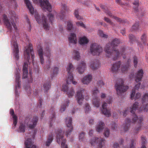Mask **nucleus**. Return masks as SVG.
Segmentation results:
<instances>
[{"mask_svg": "<svg viewBox=\"0 0 148 148\" xmlns=\"http://www.w3.org/2000/svg\"><path fill=\"white\" fill-rule=\"evenodd\" d=\"M120 42L119 39L115 38L111 43H108L105 48V51L107 54L106 56L108 57L112 58L114 60H116L119 58L120 54L119 51L115 49Z\"/></svg>", "mask_w": 148, "mask_h": 148, "instance_id": "obj_1", "label": "nucleus"}, {"mask_svg": "<svg viewBox=\"0 0 148 148\" xmlns=\"http://www.w3.org/2000/svg\"><path fill=\"white\" fill-rule=\"evenodd\" d=\"M26 50L24 51V56L25 59L26 61L24 62L23 69V76L22 79L26 78L27 77L28 65L27 63L28 62L29 63V60L30 59V54L32 56V62L34 65V53L32 48V45L29 43L25 48Z\"/></svg>", "mask_w": 148, "mask_h": 148, "instance_id": "obj_2", "label": "nucleus"}, {"mask_svg": "<svg viewBox=\"0 0 148 148\" xmlns=\"http://www.w3.org/2000/svg\"><path fill=\"white\" fill-rule=\"evenodd\" d=\"M130 112L133 114V117L132 118V121L133 122L137 121H138V123L140 125L143 120V117L141 116L138 117L136 114L135 112H143L148 113V103L145 105H142L140 107L139 106V103L138 102H136L133 105L131 108H130Z\"/></svg>", "mask_w": 148, "mask_h": 148, "instance_id": "obj_3", "label": "nucleus"}, {"mask_svg": "<svg viewBox=\"0 0 148 148\" xmlns=\"http://www.w3.org/2000/svg\"><path fill=\"white\" fill-rule=\"evenodd\" d=\"M34 16L35 19L38 23H42L44 29H49V24L50 23L52 25L53 21L54 20V18L53 15L52 14L50 13L48 14V16L49 18V23H48L47 18H46L45 16L44 15H42L41 18L38 13L36 12Z\"/></svg>", "mask_w": 148, "mask_h": 148, "instance_id": "obj_4", "label": "nucleus"}, {"mask_svg": "<svg viewBox=\"0 0 148 148\" xmlns=\"http://www.w3.org/2000/svg\"><path fill=\"white\" fill-rule=\"evenodd\" d=\"M56 140L57 142L59 145L61 144L62 148H68L66 143V140L64 138L62 130L58 129L56 132Z\"/></svg>", "mask_w": 148, "mask_h": 148, "instance_id": "obj_5", "label": "nucleus"}, {"mask_svg": "<svg viewBox=\"0 0 148 148\" xmlns=\"http://www.w3.org/2000/svg\"><path fill=\"white\" fill-rule=\"evenodd\" d=\"M133 117V114L132 116V118ZM132 121H131V120L129 118H127L125 120V125L124 127V130L125 132H127L129 130V125L131 123H134L137 122L138 126L136 127L133 130V132L134 134H137L138 132L140 130L141 128V125L140 124L139 125V124L138 122V121H137V120L135 122H133L132 121Z\"/></svg>", "mask_w": 148, "mask_h": 148, "instance_id": "obj_6", "label": "nucleus"}, {"mask_svg": "<svg viewBox=\"0 0 148 148\" xmlns=\"http://www.w3.org/2000/svg\"><path fill=\"white\" fill-rule=\"evenodd\" d=\"M2 19L4 25L10 32H12V27L11 23L15 30H16L17 29L16 24L13 22H11V23L10 21L8 19L6 15L5 14H3L2 16Z\"/></svg>", "mask_w": 148, "mask_h": 148, "instance_id": "obj_7", "label": "nucleus"}, {"mask_svg": "<svg viewBox=\"0 0 148 148\" xmlns=\"http://www.w3.org/2000/svg\"><path fill=\"white\" fill-rule=\"evenodd\" d=\"M102 51V47L97 43H94L91 45L90 51L93 56L99 55Z\"/></svg>", "mask_w": 148, "mask_h": 148, "instance_id": "obj_8", "label": "nucleus"}, {"mask_svg": "<svg viewBox=\"0 0 148 148\" xmlns=\"http://www.w3.org/2000/svg\"><path fill=\"white\" fill-rule=\"evenodd\" d=\"M105 141L103 138L95 137L94 138L91 140L90 143L92 146H95L96 144L98 143V148H105Z\"/></svg>", "mask_w": 148, "mask_h": 148, "instance_id": "obj_9", "label": "nucleus"}, {"mask_svg": "<svg viewBox=\"0 0 148 148\" xmlns=\"http://www.w3.org/2000/svg\"><path fill=\"white\" fill-rule=\"evenodd\" d=\"M115 88L117 92H125L128 89V86L124 84V82L121 79L120 83H116L115 85Z\"/></svg>", "mask_w": 148, "mask_h": 148, "instance_id": "obj_10", "label": "nucleus"}, {"mask_svg": "<svg viewBox=\"0 0 148 148\" xmlns=\"http://www.w3.org/2000/svg\"><path fill=\"white\" fill-rule=\"evenodd\" d=\"M11 44L12 46L14 47V58L16 61L18 60L19 58V56L18 55L19 49L18 46L16 42V39L15 38L12 39L11 40Z\"/></svg>", "mask_w": 148, "mask_h": 148, "instance_id": "obj_11", "label": "nucleus"}, {"mask_svg": "<svg viewBox=\"0 0 148 148\" xmlns=\"http://www.w3.org/2000/svg\"><path fill=\"white\" fill-rule=\"evenodd\" d=\"M16 72H15V80L16 84V85L15 88V92H18V91L17 90V89H19L21 88V81H20V70L19 69H16Z\"/></svg>", "mask_w": 148, "mask_h": 148, "instance_id": "obj_12", "label": "nucleus"}, {"mask_svg": "<svg viewBox=\"0 0 148 148\" xmlns=\"http://www.w3.org/2000/svg\"><path fill=\"white\" fill-rule=\"evenodd\" d=\"M39 2L43 8L47 9L49 12L52 11V7L51 4L47 0H39Z\"/></svg>", "mask_w": 148, "mask_h": 148, "instance_id": "obj_13", "label": "nucleus"}, {"mask_svg": "<svg viewBox=\"0 0 148 148\" xmlns=\"http://www.w3.org/2000/svg\"><path fill=\"white\" fill-rule=\"evenodd\" d=\"M86 68V64L83 61L81 62L78 64L76 70L80 74H82L84 72Z\"/></svg>", "mask_w": 148, "mask_h": 148, "instance_id": "obj_14", "label": "nucleus"}, {"mask_svg": "<svg viewBox=\"0 0 148 148\" xmlns=\"http://www.w3.org/2000/svg\"><path fill=\"white\" fill-rule=\"evenodd\" d=\"M38 120V117L37 116H34L31 121L29 125V127L31 129L34 128L37 125Z\"/></svg>", "mask_w": 148, "mask_h": 148, "instance_id": "obj_15", "label": "nucleus"}, {"mask_svg": "<svg viewBox=\"0 0 148 148\" xmlns=\"http://www.w3.org/2000/svg\"><path fill=\"white\" fill-rule=\"evenodd\" d=\"M69 46L71 47V44L75 45L77 42L76 36L75 34L74 33H71L70 36L69 37Z\"/></svg>", "mask_w": 148, "mask_h": 148, "instance_id": "obj_16", "label": "nucleus"}, {"mask_svg": "<svg viewBox=\"0 0 148 148\" xmlns=\"http://www.w3.org/2000/svg\"><path fill=\"white\" fill-rule=\"evenodd\" d=\"M25 148H37L36 146L33 145L32 140L31 138H28L25 142Z\"/></svg>", "mask_w": 148, "mask_h": 148, "instance_id": "obj_17", "label": "nucleus"}, {"mask_svg": "<svg viewBox=\"0 0 148 148\" xmlns=\"http://www.w3.org/2000/svg\"><path fill=\"white\" fill-rule=\"evenodd\" d=\"M143 72L142 69H140L138 71L135 77V81L136 82L140 81L143 76Z\"/></svg>", "mask_w": 148, "mask_h": 148, "instance_id": "obj_18", "label": "nucleus"}, {"mask_svg": "<svg viewBox=\"0 0 148 148\" xmlns=\"http://www.w3.org/2000/svg\"><path fill=\"white\" fill-rule=\"evenodd\" d=\"M24 1L30 13L32 15L34 14V9L30 1L29 0H24Z\"/></svg>", "mask_w": 148, "mask_h": 148, "instance_id": "obj_19", "label": "nucleus"}, {"mask_svg": "<svg viewBox=\"0 0 148 148\" xmlns=\"http://www.w3.org/2000/svg\"><path fill=\"white\" fill-rule=\"evenodd\" d=\"M107 104L106 103H104L102 105V113L108 117L111 115L110 112L109 110H108L106 108Z\"/></svg>", "mask_w": 148, "mask_h": 148, "instance_id": "obj_20", "label": "nucleus"}, {"mask_svg": "<svg viewBox=\"0 0 148 148\" xmlns=\"http://www.w3.org/2000/svg\"><path fill=\"white\" fill-rule=\"evenodd\" d=\"M92 78V76L91 74H88L86 75L82 80L84 84H88L91 81Z\"/></svg>", "mask_w": 148, "mask_h": 148, "instance_id": "obj_21", "label": "nucleus"}, {"mask_svg": "<svg viewBox=\"0 0 148 148\" xmlns=\"http://www.w3.org/2000/svg\"><path fill=\"white\" fill-rule=\"evenodd\" d=\"M131 61L130 59H129L126 63H124L122 65L121 69L123 73L126 72L128 71L130 66V63Z\"/></svg>", "mask_w": 148, "mask_h": 148, "instance_id": "obj_22", "label": "nucleus"}, {"mask_svg": "<svg viewBox=\"0 0 148 148\" xmlns=\"http://www.w3.org/2000/svg\"><path fill=\"white\" fill-rule=\"evenodd\" d=\"M83 93H77L76 96V99L79 104L80 105H82L83 101L84 98L83 95Z\"/></svg>", "mask_w": 148, "mask_h": 148, "instance_id": "obj_23", "label": "nucleus"}, {"mask_svg": "<svg viewBox=\"0 0 148 148\" xmlns=\"http://www.w3.org/2000/svg\"><path fill=\"white\" fill-rule=\"evenodd\" d=\"M10 114L13 119V124L14 125V127H16L17 122V117L14 114V110L10 109Z\"/></svg>", "mask_w": 148, "mask_h": 148, "instance_id": "obj_24", "label": "nucleus"}, {"mask_svg": "<svg viewBox=\"0 0 148 148\" xmlns=\"http://www.w3.org/2000/svg\"><path fill=\"white\" fill-rule=\"evenodd\" d=\"M100 63L99 61L95 60L92 61L90 64V67L93 70L97 69L100 66Z\"/></svg>", "mask_w": 148, "mask_h": 148, "instance_id": "obj_25", "label": "nucleus"}, {"mask_svg": "<svg viewBox=\"0 0 148 148\" xmlns=\"http://www.w3.org/2000/svg\"><path fill=\"white\" fill-rule=\"evenodd\" d=\"M97 93H93V95L95 96V98L92 100L93 105L96 107H99L100 105V99L96 95Z\"/></svg>", "mask_w": 148, "mask_h": 148, "instance_id": "obj_26", "label": "nucleus"}, {"mask_svg": "<svg viewBox=\"0 0 148 148\" xmlns=\"http://www.w3.org/2000/svg\"><path fill=\"white\" fill-rule=\"evenodd\" d=\"M121 64V62L119 61L113 64L111 67L112 71L113 72H117L120 68Z\"/></svg>", "mask_w": 148, "mask_h": 148, "instance_id": "obj_27", "label": "nucleus"}, {"mask_svg": "<svg viewBox=\"0 0 148 148\" xmlns=\"http://www.w3.org/2000/svg\"><path fill=\"white\" fill-rule=\"evenodd\" d=\"M73 75L69 74L68 75V78L66 79V83L68 84H70L72 83L73 84L76 85L77 84V82L74 81L73 80Z\"/></svg>", "mask_w": 148, "mask_h": 148, "instance_id": "obj_28", "label": "nucleus"}, {"mask_svg": "<svg viewBox=\"0 0 148 148\" xmlns=\"http://www.w3.org/2000/svg\"><path fill=\"white\" fill-rule=\"evenodd\" d=\"M75 68L72 63H69L67 66L66 68V71L68 75L69 74H73L72 73L73 72Z\"/></svg>", "mask_w": 148, "mask_h": 148, "instance_id": "obj_29", "label": "nucleus"}, {"mask_svg": "<svg viewBox=\"0 0 148 148\" xmlns=\"http://www.w3.org/2000/svg\"><path fill=\"white\" fill-rule=\"evenodd\" d=\"M62 91L65 92H75L73 88H71L70 91L68 86L66 85L62 86Z\"/></svg>", "mask_w": 148, "mask_h": 148, "instance_id": "obj_30", "label": "nucleus"}, {"mask_svg": "<svg viewBox=\"0 0 148 148\" xmlns=\"http://www.w3.org/2000/svg\"><path fill=\"white\" fill-rule=\"evenodd\" d=\"M38 53L39 56L41 63L43 64L44 63V58L43 57V49L40 47L38 50Z\"/></svg>", "mask_w": 148, "mask_h": 148, "instance_id": "obj_31", "label": "nucleus"}, {"mask_svg": "<svg viewBox=\"0 0 148 148\" xmlns=\"http://www.w3.org/2000/svg\"><path fill=\"white\" fill-rule=\"evenodd\" d=\"M104 125L105 124L102 121L100 122L97 126V131L99 132H100L103 129Z\"/></svg>", "mask_w": 148, "mask_h": 148, "instance_id": "obj_32", "label": "nucleus"}, {"mask_svg": "<svg viewBox=\"0 0 148 148\" xmlns=\"http://www.w3.org/2000/svg\"><path fill=\"white\" fill-rule=\"evenodd\" d=\"M52 73L51 74V76L52 78L56 76L58 74L59 69L58 67L55 66L52 69Z\"/></svg>", "mask_w": 148, "mask_h": 148, "instance_id": "obj_33", "label": "nucleus"}, {"mask_svg": "<svg viewBox=\"0 0 148 148\" xmlns=\"http://www.w3.org/2000/svg\"><path fill=\"white\" fill-rule=\"evenodd\" d=\"M69 100H67L65 103L62 104L60 109V111L61 112H64L66 109V107L68 106L69 105Z\"/></svg>", "mask_w": 148, "mask_h": 148, "instance_id": "obj_34", "label": "nucleus"}, {"mask_svg": "<svg viewBox=\"0 0 148 148\" xmlns=\"http://www.w3.org/2000/svg\"><path fill=\"white\" fill-rule=\"evenodd\" d=\"M65 123L67 127H71L72 125V119L70 117L68 116L65 119Z\"/></svg>", "mask_w": 148, "mask_h": 148, "instance_id": "obj_35", "label": "nucleus"}, {"mask_svg": "<svg viewBox=\"0 0 148 148\" xmlns=\"http://www.w3.org/2000/svg\"><path fill=\"white\" fill-rule=\"evenodd\" d=\"M89 42L88 39L85 36H84L80 38L79 43L80 45H84L87 43Z\"/></svg>", "mask_w": 148, "mask_h": 148, "instance_id": "obj_36", "label": "nucleus"}, {"mask_svg": "<svg viewBox=\"0 0 148 148\" xmlns=\"http://www.w3.org/2000/svg\"><path fill=\"white\" fill-rule=\"evenodd\" d=\"M53 139V136L52 134L49 135L48 138L47 140L46 141V145L47 146H49L51 144Z\"/></svg>", "mask_w": 148, "mask_h": 148, "instance_id": "obj_37", "label": "nucleus"}, {"mask_svg": "<svg viewBox=\"0 0 148 148\" xmlns=\"http://www.w3.org/2000/svg\"><path fill=\"white\" fill-rule=\"evenodd\" d=\"M51 86V84L50 82H47L45 83L43 86L45 92H48Z\"/></svg>", "mask_w": 148, "mask_h": 148, "instance_id": "obj_38", "label": "nucleus"}, {"mask_svg": "<svg viewBox=\"0 0 148 148\" xmlns=\"http://www.w3.org/2000/svg\"><path fill=\"white\" fill-rule=\"evenodd\" d=\"M140 40L143 44L145 45L146 44L147 42V36L145 34H143L141 36Z\"/></svg>", "mask_w": 148, "mask_h": 148, "instance_id": "obj_39", "label": "nucleus"}, {"mask_svg": "<svg viewBox=\"0 0 148 148\" xmlns=\"http://www.w3.org/2000/svg\"><path fill=\"white\" fill-rule=\"evenodd\" d=\"M105 13H106L109 16H110L112 18H114L116 20H118L119 21H121V20L120 18H119L118 17H114V16L112 15V13L110 12L107 9L106 11H105Z\"/></svg>", "mask_w": 148, "mask_h": 148, "instance_id": "obj_40", "label": "nucleus"}, {"mask_svg": "<svg viewBox=\"0 0 148 148\" xmlns=\"http://www.w3.org/2000/svg\"><path fill=\"white\" fill-rule=\"evenodd\" d=\"M133 4L135 5V7H133V8L134 9L135 12L136 13L138 12L139 11L138 9V7L139 6V1L138 0L135 1L133 3Z\"/></svg>", "mask_w": 148, "mask_h": 148, "instance_id": "obj_41", "label": "nucleus"}, {"mask_svg": "<svg viewBox=\"0 0 148 148\" xmlns=\"http://www.w3.org/2000/svg\"><path fill=\"white\" fill-rule=\"evenodd\" d=\"M75 17L78 20L82 19V18L80 16L79 14V10L78 9H76L75 10V11L74 12Z\"/></svg>", "mask_w": 148, "mask_h": 148, "instance_id": "obj_42", "label": "nucleus"}, {"mask_svg": "<svg viewBox=\"0 0 148 148\" xmlns=\"http://www.w3.org/2000/svg\"><path fill=\"white\" fill-rule=\"evenodd\" d=\"M73 24L70 21L67 22V24L66 26V28L69 30H71L73 28Z\"/></svg>", "mask_w": 148, "mask_h": 148, "instance_id": "obj_43", "label": "nucleus"}, {"mask_svg": "<svg viewBox=\"0 0 148 148\" xmlns=\"http://www.w3.org/2000/svg\"><path fill=\"white\" fill-rule=\"evenodd\" d=\"M129 38L131 42H138V39L132 34H129Z\"/></svg>", "mask_w": 148, "mask_h": 148, "instance_id": "obj_44", "label": "nucleus"}, {"mask_svg": "<svg viewBox=\"0 0 148 148\" xmlns=\"http://www.w3.org/2000/svg\"><path fill=\"white\" fill-rule=\"evenodd\" d=\"M132 30L137 31L139 29V25L138 22H136V23L132 27Z\"/></svg>", "mask_w": 148, "mask_h": 148, "instance_id": "obj_45", "label": "nucleus"}, {"mask_svg": "<svg viewBox=\"0 0 148 148\" xmlns=\"http://www.w3.org/2000/svg\"><path fill=\"white\" fill-rule=\"evenodd\" d=\"M62 8L61 13H62V14H64V13L65 12V11H67L69 9L68 7L66 6L65 4H62Z\"/></svg>", "mask_w": 148, "mask_h": 148, "instance_id": "obj_46", "label": "nucleus"}, {"mask_svg": "<svg viewBox=\"0 0 148 148\" xmlns=\"http://www.w3.org/2000/svg\"><path fill=\"white\" fill-rule=\"evenodd\" d=\"M73 53H74V58L77 60H79L80 57L79 52L74 50Z\"/></svg>", "mask_w": 148, "mask_h": 148, "instance_id": "obj_47", "label": "nucleus"}, {"mask_svg": "<svg viewBox=\"0 0 148 148\" xmlns=\"http://www.w3.org/2000/svg\"><path fill=\"white\" fill-rule=\"evenodd\" d=\"M136 141V138L133 139L131 140V143L130 145V148H135Z\"/></svg>", "mask_w": 148, "mask_h": 148, "instance_id": "obj_48", "label": "nucleus"}, {"mask_svg": "<svg viewBox=\"0 0 148 148\" xmlns=\"http://www.w3.org/2000/svg\"><path fill=\"white\" fill-rule=\"evenodd\" d=\"M76 24L77 27H81L84 28H86V26L82 21H77L76 22Z\"/></svg>", "mask_w": 148, "mask_h": 148, "instance_id": "obj_49", "label": "nucleus"}, {"mask_svg": "<svg viewBox=\"0 0 148 148\" xmlns=\"http://www.w3.org/2000/svg\"><path fill=\"white\" fill-rule=\"evenodd\" d=\"M104 19L106 21L111 25L113 27L115 26L116 24H115V23L111 21L110 19L108 18L107 17H105Z\"/></svg>", "mask_w": 148, "mask_h": 148, "instance_id": "obj_50", "label": "nucleus"}, {"mask_svg": "<svg viewBox=\"0 0 148 148\" xmlns=\"http://www.w3.org/2000/svg\"><path fill=\"white\" fill-rule=\"evenodd\" d=\"M148 101V94L147 93H145V95H144L143 98L142 99V103L143 104Z\"/></svg>", "mask_w": 148, "mask_h": 148, "instance_id": "obj_51", "label": "nucleus"}, {"mask_svg": "<svg viewBox=\"0 0 148 148\" xmlns=\"http://www.w3.org/2000/svg\"><path fill=\"white\" fill-rule=\"evenodd\" d=\"M19 129L21 132H25V125L23 123H21L19 127Z\"/></svg>", "mask_w": 148, "mask_h": 148, "instance_id": "obj_52", "label": "nucleus"}, {"mask_svg": "<svg viewBox=\"0 0 148 148\" xmlns=\"http://www.w3.org/2000/svg\"><path fill=\"white\" fill-rule=\"evenodd\" d=\"M110 132L109 129L108 128H106L104 130V132L103 134L106 137H108L109 136Z\"/></svg>", "mask_w": 148, "mask_h": 148, "instance_id": "obj_53", "label": "nucleus"}, {"mask_svg": "<svg viewBox=\"0 0 148 148\" xmlns=\"http://www.w3.org/2000/svg\"><path fill=\"white\" fill-rule=\"evenodd\" d=\"M99 33L100 36L103 38H107L108 36L103 33V31L101 30H99Z\"/></svg>", "mask_w": 148, "mask_h": 148, "instance_id": "obj_54", "label": "nucleus"}, {"mask_svg": "<svg viewBox=\"0 0 148 148\" xmlns=\"http://www.w3.org/2000/svg\"><path fill=\"white\" fill-rule=\"evenodd\" d=\"M110 127L113 130H116L117 128V126L114 122H112L110 125Z\"/></svg>", "mask_w": 148, "mask_h": 148, "instance_id": "obj_55", "label": "nucleus"}, {"mask_svg": "<svg viewBox=\"0 0 148 148\" xmlns=\"http://www.w3.org/2000/svg\"><path fill=\"white\" fill-rule=\"evenodd\" d=\"M85 112L86 113H88L89 111L90 110V108L88 103H86L85 104Z\"/></svg>", "mask_w": 148, "mask_h": 148, "instance_id": "obj_56", "label": "nucleus"}, {"mask_svg": "<svg viewBox=\"0 0 148 148\" xmlns=\"http://www.w3.org/2000/svg\"><path fill=\"white\" fill-rule=\"evenodd\" d=\"M141 141L142 145H145L147 143L145 137L143 136L141 137Z\"/></svg>", "mask_w": 148, "mask_h": 148, "instance_id": "obj_57", "label": "nucleus"}, {"mask_svg": "<svg viewBox=\"0 0 148 148\" xmlns=\"http://www.w3.org/2000/svg\"><path fill=\"white\" fill-rule=\"evenodd\" d=\"M50 59H48V64L45 66H44L45 69L46 70H47L49 69L50 68Z\"/></svg>", "mask_w": 148, "mask_h": 148, "instance_id": "obj_58", "label": "nucleus"}, {"mask_svg": "<svg viewBox=\"0 0 148 148\" xmlns=\"http://www.w3.org/2000/svg\"><path fill=\"white\" fill-rule=\"evenodd\" d=\"M85 133L84 132H82L79 135V139L81 141H83V139L84 138Z\"/></svg>", "mask_w": 148, "mask_h": 148, "instance_id": "obj_59", "label": "nucleus"}, {"mask_svg": "<svg viewBox=\"0 0 148 148\" xmlns=\"http://www.w3.org/2000/svg\"><path fill=\"white\" fill-rule=\"evenodd\" d=\"M129 108H125L123 112H122V113L124 116H126L127 113L129 112Z\"/></svg>", "mask_w": 148, "mask_h": 148, "instance_id": "obj_60", "label": "nucleus"}, {"mask_svg": "<svg viewBox=\"0 0 148 148\" xmlns=\"http://www.w3.org/2000/svg\"><path fill=\"white\" fill-rule=\"evenodd\" d=\"M134 66L135 67H136L138 63L137 58L136 56L134 57Z\"/></svg>", "mask_w": 148, "mask_h": 148, "instance_id": "obj_61", "label": "nucleus"}, {"mask_svg": "<svg viewBox=\"0 0 148 148\" xmlns=\"http://www.w3.org/2000/svg\"><path fill=\"white\" fill-rule=\"evenodd\" d=\"M24 88L26 91V92H30L31 89V88L29 85H27L25 86Z\"/></svg>", "mask_w": 148, "mask_h": 148, "instance_id": "obj_62", "label": "nucleus"}, {"mask_svg": "<svg viewBox=\"0 0 148 148\" xmlns=\"http://www.w3.org/2000/svg\"><path fill=\"white\" fill-rule=\"evenodd\" d=\"M97 84L99 86L101 87L104 85V84L102 80H100L97 82Z\"/></svg>", "mask_w": 148, "mask_h": 148, "instance_id": "obj_63", "label": "nucleus"}, {"mask_svg": "<svg viewBox=\"0 0 148 148\" xmlns=\"http://www.w3.org/2000/svg\"><path fill=\"white\" fill-rule=\"evenodd\" d=\"M114 148H120L119 144L116 142L114 143L113 145Z\"/></svg>", "mask_w": 148, "mask_h": 148, "instance_id": "obj_64", "label": "nucleus"}]
</instances>
